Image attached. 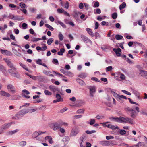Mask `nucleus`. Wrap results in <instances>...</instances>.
<instances>
[{
	"label": "nucleus",
	"instance_id": "nucleus-1",
	"mask_svg": "<svg viewBox=\"0 0 147 147\" xmlns=\"http://www.w3.org/2000/svg\"><path fill=\"white\" fill-rule=\"evenodd\" d=\"M109 119L112 121L123 124L128 123L131 125L135 124V121L133 119L126 117H125L121 116H120L119 117H111L109 118Z\"/></svg>",
	"mask_w": 147,
	"mask_h": 147
},
{
	"label": "nucleus",
	"instance_id": "nucleus-2",
	"mask_svg": "<svg viewBox=\"0 0 147 147\" xmlns=\"http://www.w3.org/2000/svg\"><path fill=\"white\" fill-rule=\"evenodd\" d=\"M125 109L126 111H128L130 113V116L133 118L136 117V115L140 111L139 108L138 107H136L135 108L133 107L132 108L126 107L125 108Z\"/></svg>",
	"mask_w": 147,
	"mask_h": 147
},
{
	"label": "nucleus",
	"instance_id": "nucleus-3",
	"mask_svg": "<svg viewBox=\"0 0 147 147\" xmlns=\"http://www.w3.org/2000/svg\"><path fill=\"white\" fill-rule=\"evenodd\" d=\"M67 125V123L63 122L62 121L60 120L55 123L53 124L52 128L53 130L55 131L58 129L61 126L63 125L66 126Z\"/></svg>",
	"mask_w": 147,
	"mask_h": 147
},
{
	"label": "nucleus",
	"instance_id": "nucleus-4",
	"mask_svg": "<svg viewBox=\"0 0 147 147\" xmlns=\"http://www.w3.org/2000/svg\"><path fill=\"white\" fill-rule=\"evenodd\" d=\"M3 60L10 68L13 69V70L16 71L17 69L15 67L13 63H12L10 59L4 58Z\"/></svg>",
	"mask_w": 147,
	"mask_h": 147
},
{
	"label": "nucleus",
	"instance_id": "nucleus-5",
	"mask_svg": "<svg viewBox=\"0 0 147 147\" xmlns=\"http://www.w3.org/2000/svg\"><path fill=\"white\" fill-rule=\"evenodd\" d=\"M88 89L89 90L90 96L92 97L94 96V94L95 93L96 90V88L95 86H88Z\"/></svg>",
	"mask_w": 147,
	"mask_h": 147
},
{
	"label": "nucleus",
	"instance_id": "nucleus-6",
	"mask_svg": "<svg viewBox=\"0 0 147 147\" xmlns=\"http://www.w3.org/2000/svg\"><path fill=\"white\" fill-rule=\"evenodd\" d=\"M12 124V122L5 123L0 127V130L3 131L4 130L7 129L11 126Z\"/></svg>",
	"mask_w": 147,
	"mask_h": 147
},
{
	"label": "nucleus",
	"instance_id": "nucleus-7",
	"mask_svg": "<svg viewBox=\"0 0 147 147\" xmlns=\"http://www.w3.org/2000/svg\"><path fill=\"white\" fill-rule=\"evenodd\" d=\"M45 133V132H42L40 131H36L34 132L32 134V137L33 138H35L36 140H40L41 139L39 138L38 136L39 135H40L42 134Z\"/></svg>",
	"mask_w": 147,
	"mask_h": 147
},
{
	"label": "nucleus",
	"instance_id": "nucleus-8",
	"mask_svg": "<svg viewBox=\"0 0 147 147\" xmlns=\"http://www.w3.org/2000/svg\"><path fill=\"white\" fill-rule=\"evenodd\" d=\"M79 132V130L77 128H73L70 133V136H75L77 135Z\"/></svg>",
	"mask_w": 147,
	"mask_h": 147
},
{
	"label": "nucleus",
	"instance_id": "nucleus-9",
	"mask_svg": "<svg viewBox=\"0 0 147 147\" xmlns=\"http://www.w3.org/2000/svg\"><path fill=\"white\" fill-rule=\"evenodd\" d=\"M7 89L9 91L11 92L13 94L16 93V89L12 84H8L7 86Z\"/></svg>",
	"mask_w": 147,
	"mask_h": 147
},
{
	"label": "nucleus",
	"instance_id": "nucleus-10",
	"mask_svg": "<svg viewBox=\"0 0 147 147\" xmlns=\"http://www.w3.org/2000/svg\"><path fill=\"white\" fill-rule=\"evenodd\" d=\"M24 115L22 114L21 113L20 111L16 114H15L12 118L13 119L18 120L21 119L22 117Z\"/></svg>",
	"mask_w": 147,
	"mask_h": 147
},
{
	"label": "nucleus",
	"instance_id": "nucleus-11",
	"mask_svg": "<svg viewBox=\"0 0 147 147\" xmlns=\"http://www.w3.org/2000/svg\"><path fill=\"white\" fill-rule=\"evenodd\" d=\"M81 37L84 42L86 43L89 42L90 43H92L91 40L85 35L83 34L81 35Z\"/></svg>",
	"mask_w": 147,
	"mask_h": 147
},
{
	"label": "nucleus",
	"instance_id": "nucleus-12",
	"mask_svg": "<svg viewBox=\"0 0 147 147\" xmlns=\"http://www.w3.org/2000/svg\"><path fill=\"white\" fill-rule=\"evenodd\" d=\"M0 51L2 54L5 55H6L11 56L12 55V53L11 52L7 50L1 49Z\"/></svg>",
	"mask_w": 147,
	"mask_h": 147
},
{
	"label": "nucleus",
	"instance_id": "nucleus-13",
	"mask_svg": "<svg viewBox=\"0 0 147 147\" xmlns=\"http://www.w3.org/2000/svg\"><path fill=\"white\" fill-rule=\"evenodd\" d=\"M113 50V51L116 53L117 56L119 57L121 56L120 53L121 52V51L120 48H118L117 49L114 48Z\"/></svg>",
	"mask_w": 147,
	"mask_h": 147
},
{
	"label": "nucleus",
	"instance_id": "nucleus-14",
	"mask_svg": "<svg viewBox=\"0 0 147 147\" xmlns=\"http://www.w3.org/2000/svg\"><path fill=\"white\" fill-rule=\"evenodd\" d=\"M85 103V101L82 100H79L76 104V106L77 107H81L84 105Z\"/></svg>",
	"mask_w": 147,
	"mask_h": 147
},
{
	"label": "nucleus",
	"instance_id": "nucleus-15",
	"mask_svg": "<svg viewBox=\"0 0 147 147\" xmlns=\"http://www.w3.org/2000/svg\"><path fill=\"white\" fill-rule=\"evenodd\" d=\"M100 144L103 146H108L110 145V142L109 141H100Z\"/></svg>",
	"mask_w": 147,
	"mask_h": 147
},
{
	"label": "nucleus",
	"instance_id": "nucleus-16",
	"mask_svg": "<svg viewBox=\"0 0 147 147\" xmlns=\"http://www.w3.org/2000/svg\"><path fill=\"white\" fill-rule=\"evenodd\" d=\"M140 74L142 76L147 79V71H145L140 70Z\"/></svg>",
	"mask_w": 147,
	"mask_h": 147
},
{
	"label": "nucleus",
	"instance_id": "nucleus-17",
	"mask_svg": "<svg viewBox=\"0 0 147 147\" xmlns=\"http://www.w3.org/2000/svg\"><path fill=\"white\" fill-rule=\"evenodd\" d=\"M0 94L4 96L10 97L11 96L10 94L4 91H0Z\"/></svg>",
	"mask_w": 147,
	"mask_h": 147
},
{
	"label": "nucleus",
	"instance_id": "nucleus-18",
	"mask_svg": "<svg viewBox=\"0 0 147 147\" xmlns=\"http://www.w3.org/2000/svg\"><path fill=\"white\" fill-rule=\"evenodd\" d=\"M61 5L62 6L66 9H68L69 8V3L67 1L65 3H63L62 2H61Z\"/></svg>",
	"mask_w": 147,
	"mask_h": 147
},
{
	"label": "nucleus",
	"instance_id": "nucleus-19",
	"mask_svg": "<svg viewBox=\"0 0 147 147\" xmlns=\"http://www.w3.org/2000/svg\"><path fill=\"white\" fill-rule=\"evenodd\" d=\"M49 88L50 90L53 92H55L58 90L57 88L53 86L50 85L49 86Z\"/></svg>",
	"mask_w": 147,
	"mask_h": 147
},
{
	"label": "nucleus",
	"instance_id": "nucleus-20",
	"mask_svg": "<svg viewBox=\"0 0 147 147\" xmlns=\"http://www.w3.org/2000/svg\"><path fill=\"white\" fill-rule=\"evenodd\" d=\"M86 30L88 33L92 37H94V36L92 30L91 29L87 28H86Z\"/></svg>",
	"mask_w": 147,
	"mask_h": 147
},
{
	"label": "nucleus",
	"instance_id": "nucleus-21",
	"mask_svg": "<svg viewBox=\"0 0 147 147\" xmlns=\"http://www.w3.org/2000/svg\"><path fill=\"white\" fill-rule=\"evenodd\" d=\"M101 49L103 51H107V50L110 49V47L107 45H104L101 47Z\"/></svg>",
	"mask_w": 147,
	"mask_h": 147
},
{
	"label": "nucleus",
	"instance_id": "nucleus-22",
	"mask_svg": "<svg viewBox=\"0 0 147 147\" xmlns=\"http://www.w3.org/2000/svg\"><path fill=\"white\" fill-rule=\"evenodd\" d=\"M43 73L45 74L48 76L52 77L54 76L53 75L51 74V73L50 71L44 70L43 71Z\"/></svg>",
	"mask_w": 147,
	"mask_h": 147
},
{
	"label": "nucleus",
	"instance_id": "nucleus-23",
	"mask_svg": "<svg viewBox=\"0 0 147 147\" xmlns=\"http://www.w3.org/2000/svg\"><path fill=\"white\" fill-rule=\"evenodd\" d=\"M19 131V130L18 129H15L13 131H9L7 133V135H12L13 134H15Z\"/></svg>",
	"mask_w": 147,
	"mask_h": 147
},
{
	"label": "nucleus",
	"instance_id": "nucleus-24",
	"mask_svg": "<svg viewBox=\"0 0 147 147\" xmlns=\"http://www.w3.org/2000/svg\"><path fill=\"white\" fill-rule=\"evenodd\" d=\"M45 139L46 140H47L50 143L52 144L53 143L52 138L51 136H46Z\"/></svg>",
	"mask_w": 147,
	"mask_h": 147
},
{
	"label": "nucleus",
	"instance_id": "nucleus-25",
	"mask_svg": "<svg viewBox=\"0 0 147 147\" xmlns=\"http://www.w3.org/2000/svg\"><path fill=\"white\" fill-rule=\"evenodd\" d=\"M33 80H39L40 79H42L43 78L42 76H32V78Z\"/></svg>",
	"mask_w": 147,
	"mask_h": 147
},
{
	"label": "nucleus",
	"instance_id": "nucleus-26",
	"mask_svg": "<svg viewBox=\"0 0 147 147\" xmlns=\"http://www.w3.org/2000/svg\"><path fill=\"white\" fill-rule=\"evenodd\" d=\"M22 114L24 116L26 113L29 112V109H24L20 111Z\"/></svg>",
	"mask_w": 147,
	"mask_h": 147
},
{
	"label": "nucleus",
	"instance_id": "nucleus-27",
	"mask_svg": "<svg viewBox=\"0 0 147 147\" xmlns=\"http://www.w3.org/2000/svg\"><path fill=\"white\" fill-rule=\"evenodd\" d=\"M12 100H16L20 99V96L19 95H13L11 96Z\"/></svg>",
	"mask_w": 147,
	"mask_h": 147
},
{
	"label": "nucleus",
	"instance_id": "nucleus-28",
	"mask_svg": "<svg viewBox=\"0 0 147 147\" xmlns=\"http://www.w3.org/2000/svg\"><path fill=\"white\" fill-rule=\"evenodd\" d=\"M77 82L79 84L83 86L85 85V82H84L81 79H80L79 78H77Z\"/></svg>",
	"mask_w": 147,
	"mask_h": 147
},
{
	"label": "nucleus",
	"instance_id": "nucleus-29",
	"mask_svg": "<svg viewBox=\"0 0 147 147\" xmlns=\"http://www.w3.org/2000/svg\"><path fill=\"white\" fill-rule=\"evenodd\" d=\"M0 71L3 73H5L6 70L5 67L1 65H0Z\"/></svg>",
	"mask_w": 147,
	"mask_h": 147
},
{
	"label": "nucleus",
	"instance_id": "nucleus-30",
	"mask_svg": "<svg viewBox=\"0 0 147 147\" xmlns=\"http://www.w3.org/2000/svg\"><path fill=\"white\" fill-rule=\"evenodd\" d=\"M32 39H31V41L33 42H36L42 40V39L40 38H35L34 37H32Z\"/></svg>",
	"mask_w": 147,
	"mask_h": 147
},
{
	"label": "nucleus",
	"instance_id": "nucleus-31",
	"mask_svg": "<svg viewBox=\"0 0 147 147\" xmlns=\"http://www.w3.org/2000/svg\"><path fill=\"white\" fill-rule=\"evenodd\" d=\"M126 4L125 2H123L119 6V9L120 10H122V9L126 7Z\"/></svg>",
	"mask_w": 147,
	"mask_h": 147
},
{
	"label": "nucleus",
	"instance_id": "nucleus-32",
	"mask_svg": "<svg viewBox=\"0 0 147 147\" xmlns=\"http://www.w3.org/2000/svg\"><path fill=\"white\" fill-rule=\"evenodd\" d=\"M87 76V75L86 73H82L79 75L78 76L82 79H84Z\"/></svg>",
	"mask_w": 147,
	"mask_h": 147
},
{
	"label": "nucleus",
	"instance_id": "nucleus-33",
	"mask_svg": "<svg viewBox=\"0 0 147 147\" xmlns=\"http://www.w3.org/2000/svg\"><path fill=\"white\" fill-rule=\"evenodd\" d=\"M94 13L95 14H99L101 13V11L100 9L99 8H97L95 9L94 11Z\"/></svg>",
	"mask_w": 147,
	"mask_h": 147
},
{
	"label": "nucleus",
	"instance_id": "nucleus-34",
	"mask_svg": "<svg viewBox=\"0 0 147 147\" xmlns=\"http://www.w3.org/2000/svg\"><path fill=\"white\" fill-rule=\"evenodd\" d=\"M70 140V138L68 136H65L63 139V141L64 142H68Z\"/></svg>",
	"mask_w": 147,
	"mask_h": 147
},
{
	"label": "nucleus",
	"instance_id": "nucleus-35",
	"mask_svg": "<svg viewBox=\"0 0 147 147\" xmlns=\"http://www.w3.org/2000/svg\"><path fill=\"white\" fill-rule=\"evenodd\" d=\"M65 51V50L64 48H61L60 50V51L58 52V54L59 55H62L63 53Z\"/></svg>",
	"mask_w": 147,
	"mask_h": 147
},
{
	"label": "nucleus",
	"instance_id": "nucleus-36",
	"mask_svg": "<svg viewBox=\"0 0 147 147\" xmlns=\"http://www.w3.org/2000/svg\"><path fill=\"white\" fill-rule=\"evenodd\" d=\"M138 147H144L145 146V144L144 142H140L137 144Z\"/></svg>",
	"mask_w": 147,
	"mask_h": 147
},
{
	"label": "nucleus",
	"instance_id": "nucleus-37",
	"mask_svg": "<svg viewBox=\"0 0 147 147\" xmlns=\"http://www.w3.org/2000/svg\"><path fill=\"white\" fill-rule=\"evenodd\" d=\"M19 144L21 147L24 146L26 144V142L24 141L20 142H19Z\"/></svg>",
	"mask_w": 147,
	"mask_h": 147
},
{
	"label": "nucleus",
	"instance_id": "nucleus-38",
	"mask_svg": "<svg viewBox=\"0 0 147 147\" xmlns=\"http://www.w3.org/2000/svg\"><path fill=\"white\" fill-rule=\"evenodd\" d=\"M111 93L116 98V99L119 96L115 92L113 91V90L111 91Z\"/></svg>",
	"mask_w": 147,
	"mask_h": 147
},
{
	"label": "nucleus",
	"instance_id": "nucleus-39",
	"mask_svg": "<svg viewBox=\"0 0 147 147\" xmlns=\"http://www.w3.org/2000/svg\"><path fill=\"white\" fill-rule=\"evenodd\" d=\"M55 22L56 23H58L63 28H65L66 27V25L65 24H64L63 22H61L60 21H57V22Z\"/></svg>",
	"mask_w": 147,
	"mask_h": 147
},
{
	"label": "nucleus",
	"instance_id": "nucleus-40",
	"mask_svg": "<svg viewBox=\"0 0 147 147\" xmlns=\"http://www.w3.org/2000/svg\"><path fill=\"white\" fill-rule=\"evenodd\" d=\"M54 41V39L53 38L49 39L47 41V43L49 45H51Z\"/></svg>",
	"mask_w": 147,
	"mask_h": 147
},
{
	"label": "nucleus",
	"instance_id": "nucleus-41",
	"mask_svg": "<svg viewBox=\"0 0 147 147\" xmlns=\"http://www.w3.org/2000/svg\"><path fill=\"white\" fill-rule=\"evenodd\" d=\"M84 109H80L78 110L76 112L77 114L83 113L84 112Z\"/></svg>",
	"mask_w": 147,
	"mask_h": 147
},
{
	"label": "nucleus",
	"instance_id": "nucleus-42",
	"mask_svg": "<svg viewBox=\"0 0 147 147\" xmlns=\"http://www.w3.org/2000/svg\"><path fill=\"white\" fill-rule=\"evenodd\" d=\"M84 136H82L80 138L79 140V142L80 143V145H82V143L83 142V140L84 139Z\"/></svg>",
	"mask_w": 147,
	"mask_h": 147
},
{
	"label": "nucleus",
	"instance_id": "nucleus-43",
	"mask_svg": "<svg viewBox=\"0 0 147 147\" xmlns=\"http://www.w3.org/2000/svg\"><path fill=\"white\" fill-rule=\"evenodd\" d=\"M65 75H66L67 76H73V74L69 71H66Z\"/></svg>",
	"mask_w": 147,
	"mask_h": 147
},
{
	"label": "nucleus",
	"instance_id": "nucleus-44",
	"mask_svg": "<svg viewBox=\"0 0 147 147\" xmlns=\"http://www.w3.org/2000/svg\"><path fill=\"white\" fill-rule=\"evenodd\" d=\"M123 38V36L117 34L115 36V38L117 40H121Z\"/></svg>",
	"mask_w": 147,
	"mask_h": 147
},
{
	"label": "nucleus",
	"instance_id": "nucleus-45",
	"mask_svg": "<svg viewBox=\"0 0 147 147\" xmlns=\"http://www.w3.org/2000/svg\"><path fill=\"white\" fill-rule=\"evenodd\" d=\"M58 37L60 41L62 40L63 39V36L61 32L59 33Z\"/></svg>",
	"mask_w": 147,
	"mask_h": 147
},
{
	"label": "nucleus",
	"instance_id": "nucleus-46",
	"mask_svg": "<svg viewBox=\"0 0 147 147\" xmlns=\"http://www.w3.org/2000/svg\"><path fill=\"white\" fill-rule=\"evenodd\" d=\"M22 92H23L22 94H25V95H28L30 94V92L26 89H24L22 90Z\"/></svg>",
	"mask_w": 147,
	"mask_h": 147
},
{
	"label": "nucleus",
	"instance_id": "nucleus-47",
	"mask_svg": "<svg viewBox=\"0 0 147 147\" xmlns=\"http://www.w3.org/2000/svg\"><path fill=\"white\" fill-rule=\"evenodd\" d=\"M53 73L55 74L56 76H61L64 77L62 74H61L57 72H55L54 71H53Z\"/></svg>",
	"mask_w": 147,
	"mask_h": 147
},
{
	"label": "nucleus",
	"instance_id": "nucleus-48",
	"mask_svg": "<svg viewBox=\"0 0 147 147\" xmlns=\"http://www.w3.org/2000/svg\"><path fill=\"white\" fill-rule=\"evenodd\" d=\"M12 76L18 78L20 77V75L19 74L18 72H14Z\"/></svg>",
	"mask_w": 147,
	"mask_h": 147
},
{
	"label": "nucleus",
	"instance_id": "nucleus-49",
	"mask_svg": "<svg viewBox=\"0 0 147 147\" xmlns=\"http://www.w3.org/2000/svg\"><path fill=\"white\" fill-rule=\"evenodd\" d=\"M53 63L56 65H58L59 64L58 61L57 59H54L52 60Z\"/></svg>",
	"mask_w": 147,
	"mask_h": 147
},
{
	"label": "nucleus",
	"instance_id": "nucleus-50",
	"mask_svg": "<svg viewBox=\"0 0 147 147\" xmlns=\"http://www.w3.org/2000/svg\"><path fill=\"white\" fill-rule=\"evenodd\" d=\"M44 92L45 95H52V93L47 90H44Z\"/></svg>",
	"mask_w": 147,
	"mask_h": 147
},
{
	"label": "nucleus",
	"instance_id": "nucleus-51",
	"mask_svg": "<svg viewBox=\"0 0 147 147\" xmlns=\"http://www.w3.org/2000/svg\"><path fill=\"white\" fill-rule=\"evenodd\" d=\"M19 65L25 70H27V71H28V69L26 68V66L25 65L23 64L22 63L20 62L19 63Z\"/></svg>",
	"mask_w": 147,
	"mask_h": 147
},
{
	"label": "nucleus",
	"instance_id": "nucleus-52",
	"mask_svg": "<svg viewBox=\"0 0 147 147\" xmlns=\"http://www.w3.org/2000/svg\"><path fill=\"white\" fill-rule=\"evenodd\" d=\"M56 97L57 98V99H59V100H60L61 101H63V99L61 98V96L59 94H57L56 95Z\"/></svg>",
	"mask_w": 147,
	"mask_h": 147
},
{
	"label": "nucleus",
	"instance_id": "nucleus-53",
	"mask_svg": "<svg viewBox=\"0 0 147 147\" xmlns=\"http://www.w3.org/2000/svg\"><path fill=\"white\" fill-rule=\"evenodd\" d=\"M45 26L46 27L49 29L53 31L54 28L48 24H46Z\"/></svg>",
	"mask_w": 147,
	"mask_h": 147
},
{
	"label": "nucleus",
	"instance_id": "nucleus-54",
	"mask_svg": "<svg viewBox=\"0 0 147 147\" xmlns=\"http://www.w3.org/2000/svg\"><path fill=\"white\" fill-rule=\"evenodd\" d=\"M96 132V131L95 130H92L90 131L87 130L85 132L87 134H90L92 133H95Z\"/></svg>",
	"mask_w": 147,
	"mask_h": 147
},
{
	"label": "nucleus",
	"instance_id": "nucleus-55",
	"mask_svg": "<svg viewBox=\"0 0 147 147\" xmlns=\"http://www.w3.org/2000/svg\"><path fill=\"white\" fill-rule=\"evenodd\" d=\"M117 16V13H114L112 14V17L113 19H116Z\"/></svg>",
	"mask_w": 147,
	"mask_h": 147
},
{
	"label": "nucleus",
	"instance_id": "nucleus-56",
	"mask_svg": "<svg viewBox=\"0 0 147 147\" xmlns=\"http://www.w3.org/2000/svg\"><path fill=\"white\" fill-rule=\"evenodd\" d=\"M8 72L12 76L14 72V70H13V69H9L8 70Z\"/></svg>",
	"mask_w": 147,
	"mask_h": 147
},
{
	"label": "nucleus",
	"instance_id": "nucleus-57",
	"mask_svg": "<svg viewBox=\"0 0 147 147\" xmlns=\"http://www.w3.org/2000/svg\"><path fill=\"white\" fill-rule=\"evenodd\" d=\"M119 133L120 135H123L126 134V131L125 130L121 129L120 130Z\"/></svg>",
	"mask_w": 147,
	"mask_h": 147
},
{
	"label": "nucleus",
	"instance_id": "nucleus-58",
	"mask_svg": "<svg viewBox=\"0 0 147 147\" xmlns=\"http://www.w3.org/2000/svg\"><path fill=\"white\" fill-rule=\"evenodd\" d=\"M64 10L62 8H59L57 9V12L59 13H63Z\"/></svg>",
	"mask_w": 147,
	"mask_h": 147
},
{
	"label": "nucleus",
	"instance_id": "nucleus-59",
	"mask_svg": "<svg viewBox=\"0 0 147 147\" xmlns=\"http://www.w3.org/2000/svg\"><path fill=\"white\" fill-rule=\"evenodd\" d=\"M121 91L123 92V93H124V94H127V95H131V94L129 92L127 91H126V90H121Z\"/></svg>",
	"mask_w": 147,
	"mask_h": 147
},
{
	"label": "nucleus",
	"instance_id": "nucleus-60",
	"mask_svg": "<svg viewBox=\"0 0 147 147\" xmlns=\"http://www.w3.org/2000/svg\"><path fill=\"white\" fill-rule=\"evenodd\" d=\"M19 6L22 8H24L26 7V5L23 2H21L19 3Z\"/></svg>",
	"mask_w": 147,
	"mask_h": 147
},
{
	"label": "nucleus",
	"instance_id": "nucleus-61",
	"mask_svg": "<svg viewBox=\"0 0 147 147\" xmlns=\"http://www.w3.org/2000/svg\"><path fill=\"white\" fill-rule=\"evenodd\" d=\"M110 128L112 129L113 130H114L117 129H118L119 127L117 126H114L111 125Z\"/></svg>",
	"mask_w": 147,
	"mask_h": 147
},
{
	"label": "nucleus",
	"instance_id": "nucleus-62",
	"mask_svg": "<svg viewBox=\"0 0 147 147\" xmlns=\"http://www.w3.org/2000/svg\"><path fill=\"white\" fill-rule=\"evenodd\" d=\"M79 12H75L74 13V16L75 19H78V18Z\"/></svg>",
	"mask_w": 147,
	"mask_h": 147
},
{
	"label": "nucleus",
	"instance_id": "nucleus-63",
	"mask_svg": "<svg viewBox=\"0 0 147 147\" xmlns=\"http://www.w3.org/2000/svg\"><path fill=\"white\" fill-rule=\"evenodd\" d=\"M120 95H119L117 98V100L119 101V102L121 103H123V100H122V98H120Z\"/></svg>",
	"mask_w": 147,
	"mask_h": 147
},
{
	"label": "nucleus",
	"instance_id": "nucleus-64",
	"mask_svg": "<svg viewBox=\"0 0 147 147\" xmlns=\"http://www.w3.org/2000/svg\"><path fill=\"white\" fill-rule=\"evenodd\" d=\"M112 69V67L111 66H109L106 68V72L109 71H111Z\"/></svg>",
	"mask_w": 147,
	"mask_h": 147
}]
</instances>
